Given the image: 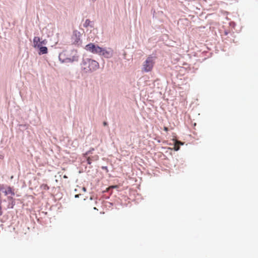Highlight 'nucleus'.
I'll list each match as a JSON object with an SVG mask.
<instances>
[{
  "instance_id": "f03ea898",
  "label": "nucleus",
  "mask_w": 258,
  "mask_h": 258,
  "mask_svg": "<svg viewBox=\"0 0 258 258\" xmlns=\"http://www.w3.org/2000/svg\"><path fill=\"white\" fill-rule=\"evenodd\" d=\"M155 57L149 55L143 64L142 71L149 72L152 70L155 64Z\"/></svg>"
},
{
  "instance_id": "2eb2a0df",
  "label": "nucleus",
  "mask_w": 258,
  "mask_h": 258,
  "mask_svg": "<svg viewBox=\"0 0 258 258\" xmlns=\"http://www.w3.org/2000/svg\"><path fill=\"white\" fill-rule=\"evenodd\" d=\"M175 142L176 143V144H178L179 146L182 145L183 144V143H182L181 142L179 141H175Z\"/></svg>"
},
{
  "instance_id": "20e7f679",
  "label": "nucleus",
  "mask_w": 258,
  "mask_h": 258,
  "mask_svg": "<svg viewBox=\"0 0 258 258\" xmlns=\"http://www.w3.org/2000/svg\"><path fill=\"white\" fill-rule=\"evenodd\" d=\"M81 33L78 30H74L71 37L73 43L74 44H78L80 42L81 39Z\"/></svg>"
},
{
  "instance_id": "aec40b11",
  "label": "nucleus",
  "mask_w": 258,
  "mask_h": 258,
  "mask_svg": "<svg viewBox=\"0 0 258 258\" xmlns=\"http://www.w3.org/2000/svg\"><path fill=\"white\" fill-rule=\"evenodd\" d=\"M110 187H111V188H116V187H117V186L116 185H115V186H112Z\"/></svg>"
},
{
  "instance_id": "39448f33",
  "label": "nucleus",
  "mask_w": 258,
  "mask_h": 258,
  "mask_svg": "<svg viewBox=\"0 0 258 258\" xmlns=\"http://www.w3.org/2000/svg\"><path fill=\"white\" fill-rule=\"evenodd\" d=\"M0 190L2 191L5 196H15L14 190L10 186L4 187V185H2L0 186Z\"/></svg>"
},
{
  "instance_id": "412c9836",
  "label": "nucleus",
  "mask_w": 258,
  "mask_h": 258,
  "mask_svg": "<svg viewBox=\"0 0 258 258\" xmlns=\"http://www.w3.org/2000/svg\"><path fill=\"white\" fill-rule=\"evenodd\" d=\"M3 158H4V156H2V155H0V158H1V159H3Z\"/></svg>"
},
{
  "instance_id": "6e6552de",
  "label": "nucleus",
  "mask_w": 258,
  "mask_h": 258,
  "mask_svg": "<svg viewBox=\"0 0 258 258\" xmlns=\"http://www.w3.org/2000/svg\"><path fill=\"white\" fill-rule=\"evenodd\" d=\"M40 39L39 37H34L33 39L34 47L35 48H37L38 47H39L40 45Z\"/></svg>"
},
{
  "instance_id": "9b49d317",
  "label": "nucleus",
  "mask_w": 258,
  "mask_h": 258,
  "mask_svg": "<svg viewBox=\"0 0 258 258\" xmlns=\"http://www.w3.org/2000/svg\"><path fill=\"white\" fill-rule=\"evenodd\" d=\"M40 188L45 190H47L49 189V186L46 184H42L40 186Z\"/></svg>"
},
{
  "instance_id": "7ed1b4c3",
  "label": "nucleus",
  "mask_w": 258,
  "mask_h": 258,
  "mask_svg": "<svg viewBox=\"0 0 258 258\" xmlns=\"http://www.w3.org/2000/svg\"><path fill=\"white\" fill-rule=\"evenodd\" d=\"M85 49L86 50L90 51L94 54H98L100 55V54L101 53L102 48L92 43L87 44L85 46Z\"/></svg>"
},
{
  "instance_id": "dca6fc26",
  "label": "nucleus",
  "mask_w": 258,
  "mask_h": 258,
  "mask_svg": "<svg viewBox=\"0 0 258 258\" xmlns=\"http://www.w3.org/2000/svg\"><path fill=\"white\" fill-rule=\"evenodd\" d=\"M46 40H44L43 41H41L40 42V45H41L42 44H46Z\"/></svg>"
},
{
  "instance_id": "4468645a",
  "label": "nucleus",
  "mask_w": 258,
  "mask_h": 258,
  "mask_svg": "<svg viewBox=\"0 0 258 258\" xmlns=\"http://www.w3.org/2000/svg\"><path fill=\"white\" fill-rule=\"evenodd\" d=\"M94 150V149L93 148H92L89 151H88V152H87L85 154V155H87L88 154H89L90 153H91L92 152V151Z\"/></svg>"
},
{
  "instance_id": "ddd939ff",
  "label": "nucleus",
  "mask_w": 258,
  "mask_h": 258,
  "mask_svg": "<svg viewBox=\"0 0 258 258\" xmlns=\"http://www.w3.org/2000/svg\"><path fill=\"white\" fill-rule=\"evenodd\" d=\"M180 148V146L176 144V143L175 142H174V149L175 150V151H178Z\"/></svg>"
},
{
  "instance_id": "9d476101",
  "label": "nucleus",
  "mask_w": 258,
  "mask_h": 258,
  "mask_svg": "<svg viewBox=\"0 0 258 258\" xmlns=\"http://www.w3.org/2000/svg\"><path fill=\"white\" fill-rule=\"evenodd\" d=\"M37 48H39V52H38L39 55L46 54L48 52L47 48L45 46H42L41 45Z\"/></svg>"
},
{
  "instance_id": "4be33fe9",
  "label": "nucleus",
  "mask_w": 258,
  "mask_h": 258,
  "mask_svg": "<svg viewBox=\"0 0 258 258\" xmlns=\"http://www.w3.org/2000/svg\"><path fill=\"white\" fill-rule=\"evenodd\" d=\"M79 195H76L75 196V198H78V197H79Z\"/></svg>"
},
{
  "instance_id": "5701e85b",
  "label": "nucleus",
  "mask_w": 258,
  "mask_h": 258,
  "mask_svg": "<svg viewBox=\"0 0 258 258\" xmlns=\"http://www.w3.org/2000/svg\"><path fill=\"white\" fill-rule=\"evenodd\" d=\"M63 177L66 178H67V176L66 175H64Z\"/></svg>"
},
{
  "instance_id": "1a4fd4ad",
  "label": "nucleus",
  "mask_w": 258,
  "mask_h": 258,
  "mask_svg": "<svg viewBox=\"0 0 258 258\" xmlns=\"http://www.w3.org/2000/svg\"><path fill=\"white\" fill-rule=\"evenodd\" d=\"M98 159L99 156L97 155H95L93 156L88 157L87 161L88 164H91L93 161H97Z\"/></svg>"
},
{
  "instance_id": "f257e3e1",
  "label": "nucleus",
  "mask_w": 258,
  "mask_h": 258,
  "mask_svg": "<svg viewBox=\"0 0 258 258\" xmlns=\"http://www.w3.org/2000/svg\"><path fill=\"white\" fill-rule=\"evenodd\" d=\"M99 67V63L96 60L87 58L82 63V68L86 72H93L97 70Z\"/></svg>"
},
{
  "instance_id": "f3484780",
  "label": "nucleus",
  "mask_w": 258,
  "mask_h": 258,
  "mask_svg": "<svg viewBox=\"0 0 258 258\" xmlns=\"http://www.w3.org/2000/svg\"><path fill=\"white\" fill-rule=\"evenodd\" d=\"M163 129H164V130L165 132H167L168 131V127H167L165 126V127H164V128H163Z\"/></svg>"
},
{
  "instance_id": "0eeeda50",
  "label": "nucleus",
  "mask_w": 258,
  "mask_h": 258,
  "mask_svg": "<svg viewBox=\"0 0 258 258\" xmlns=\"http://www.w3.org/2000/svg\"><path fill=\"white\" fill-rule=\"evenodd\" d=\"M14 196L11 195H9L8 196L7 199L9 202V205L8 206V208H13L14 205H15V199L13 198Z\"/></svg>"
},
{
  "instance_id": "f8f14e48",
  "label": "nucleus",
  "mask_w": 258,
  "mask_h": 258,
  "mask_svg": "<svg viewBox=\"0 0 258 258\" xmlns=\"http://www.w3.org/2000/svg\"><path fill=\"white\" fill-rule=\"evenodd\" d=\"M91 22L89 19H87L84 24V26L85 27H87L90 25Z\"/></svg>"
},
{
  "instance_id": "a211bd4d",
  "label": "nucleus",
  "mask_w": 258,
  "mask_h": 258,
  "mask_svg": "<svg viewBox=\"0 0 258 258\" xmlns=\"http://www.w3.org/2000/svg\"><path fill=\"white\" fill-rule=\"evenodd\" d=\"M102 169L106 170H108L107 167L106 166H102Z\"/></svg>"
},
{
  "instance_id": "6ab92c4d",
  "label": "nucleus",
  "mask_w": 258,
  "mask_h": 258,
  "mask_svg": "<svg viewBox=\"0 0 258 258\" xmlns=\"http://www.w3.org/2000/svg\"><path fill=\"white\" fill-rule=\"evenodd\" d=\"M107 124V122H103V125H106Z\"/></svg>"
},
{
  "instance_id": "423d86ee",
  "label": "nucleus",
  "mask_w": 258,
  "mask_h": 258,
  "mask_svg": "<svg viewBox=\"0 0 258 258\" xmlns=\"http://www.w3.org/2000/svg\"><path fill=\"white\" fill-rule=\"evenodd\" d=\"M100 55H103L106 58H109L112 55V51L111 49L106 50L102 48L101 53H100Z\"/></svg>"
}]
</instances>
